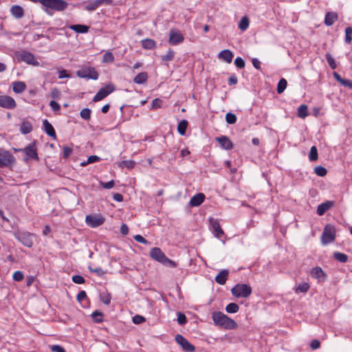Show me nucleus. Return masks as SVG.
Segmentation results:
<instances>
[{
    "mask_svg": "<svg viewBox=\"0 0 352 352\" xmlns=\"http://www.w3.org/2000/svg\"><path fill=\"white\" fill-rule=\"evenodd\" d=\"M112 0H94L87 3L85 9L88 11H94L102 4L111 5Z\"/></svg>",
    "mask_w": 352,
    "mask_h": 352,
    "instance_id": "nucleus-17",
    "label": "nucleus"
},
{
    "mask_svg": "<svg viewBox=\"0 0 352 352\" xmlns=\"http://www.w3.org/2000/svg\"><path fill=\"white\" fill-rule=\"evenodd\" d=\"M142 47L145 50H153L156 47V42L151 38H145L142 41Z\"/></svg>",
    "mask_w": 352,
    "mask_h": 352,
    "instance_id": "nucleus-30",
    "label": "nucleus"
},
{
    "mask_svg": "<svg viewBox=\"0 0 352 352\" xmlns=\"http://www.w3.org/2000/svg\"><path fill=\"white\" fill-rule=\"evenodd\" d=\"M219 59L223 60L228 63H230L234 57L233 53L230 50H223L218 55Z\"/></svg>",
    "mask_w": 352,
    "mask_h": 352,
    "instance_id": "nucleus-23",
    "label": "nucleus"
},
{
    "mask_svg": "<svg viewBox=\"0 0 352 352\" xmlns=\"http://www.w3.org/2000/svg\"><path fill=\"white\" fill-rule=\"evenodd\" d=\"M237 82H238V79H237V77L234 74H232L228 78V85H236Z\"/></svg>",
    "mask_w": 352,
    "mask_h": 352,
    "instance_id": "nucleus-64",
    "label": "nucleus"
},
{
    "mask_svg": "<svg viewBox=\"0 0 352 352\" xmlns=\"http://www.w3.org/2000/svg\"><path fill=\"white\" fill-rule=\"evenodd\" d=\"M150 256L155 261L161 263L164 265L176 267L177 263L169 259L159 248H153L149 252Z\"/></svg>",
    "mask_w": 352,
    "mask_h": 352,
    "instance_id": "nucleus-2",
    "label": "nucleus"
},
{
    "mask_svg": "<svg viewBox=\"0 0 352 352\" xmlns=\"http://www.w3.org/2000/svg\"><path fill=\"white\" fill-rule=\"evenodd\" d=\"M23 153L25 154V160L28 161L30 159L38 160L36 148L34 143L30 144L23 150Z\"/></svg>",
    "mask_w": 352,
    "mask_h": 352,
    "instance_id": "nucleus-13",
    "label": "nucleus"
},
{
    "mask_svg": "<svg viewBox=\"0 0 352 352\" xmlns=\"http://www.w3.org/2000/svg\"><path fill=\"white\" fill-rule=\"evenodd\" d=\"M210 226L215 237L221 239L224 236V232L221 228L219 222L217 219H210Z\"/></svg>",
    "mask_w": 352,
    "mask_h": 352,
    "instance_id": "nucleus-12",
    "label": "nucleus"
},
{
    "mask_svg": "<svg viewBox=\"0 0 352 352\" xmlns=\"http://www.w3.org/2000/svg\"><path fill=\"white\" fill-rule=\"evenodd\" d=\"M51 350L53 352H65L63 347L60 345H52L51 346Z\"/></svg>",
    "mask_w": 352,
    "mask_h": 352,
    "instance_id": "nucleus-63",
    "label": "nucleus"
},
{
    "mask_svg": "<svg viewBox=\"0 0 352 352\" xmlns=\"http://www.w3.org/2000/svg\"><path fill=\"white\" fill-rule=\"evenodd\" d=\"M115 87L112 84H108L105 87H102L99 89V91L96 93V94L93 98V101L96 102L102 100L110 94L115 91Z\"/></svg>",
    "mask_w": 352,
    "mask_h": 352,
    "instance_id": "nucleus-8",
    "label": "nucleus"
},
{
    "mask_svg": "<svg viewBox=\"0 0 352 352\" xmlns=\"http://www.w3.org/2000/svg\"><path fill=\"white\" fill-rule=\"evenodd\" d=\"M114 59V56L111 52H106L103 55L102 62L105 63H113Z\"/></svg>",
    "mask_w": 352,
    "mask_h": 352,
    "instance_id": "nucleus-43",
    "label": "nucleus"
},
{
    "mask_svg": "<svg viewBox=\"0 0 352 352\" xmlns=\"http://www.w3.org/2000/svg\"><path fill=\"white\" fill-rule=\"evenodd\" d=\"M310 288V285L308 283L302 282L300 283L298 286H296L294 289V292L296 294L299 293H307Z\"/></svg>",
    "mask_w": 352,
    "mask_h": 352,
    "instance_id": "nucleus-32",
    "label": "nucleus"
},
{
    "mask_svg": "<svg viewBox=\"0 0 352 352\" xmlns=\"http://www.w3.org/2000/svg\"><path fill=\"white\" fill-rule=\"evenodd\" d=\"M91 110L89 108H84L80 112V117L85 120H89L91 118Z\"/></svg>",
    "mask_w": 352,
    "mask_h": 352,
    "instance_id": "nucleus-42",
    "label": "nucleus"
},
{
    "mask_svg": "<svg viewBox=\"0 0 352 352\" xmlns=\"http://www.w3.org/2000/svg\"><path fill=\"white\" fill-rule=\"evenodd\" d=\"M228 271L227 270H221L215 277V281L219 285H224L227 280L228 276Z\"/></svg>",
    "mask_w": 352,
    "mask_h": 352,
    "instance_id": "nucleus-28",
    "label": "nucleus"
},
{
    "mask_svg": "<svg viewBox=\"0 0 352 352\" xmlns=\"http://www.w3.org/2000/svg\"><path fill=\"white\" fill-rule=\"evenodd\" d=\"M43 129L51 138L56 139V131L47 119L43 120Z\"/></svg>",
    "mask_w": 352,
    "mask_h": 352,
    "instance_id": "nucleus-20",
    "label": "nucleus"
},
{
    "mask_svg": "<svg viewBox=\"0 0 352 352\" xmlns=\"http://www.w3.org/2000/svg\"><path fill=\"white\" fill-rule=\"evenodd\" d=\"M89 269L91 272L96 274L99 276H102L106 274V272L101 267L91 268V267H89Z\"/></svg>",
    "mask_w": 352,
    "mask_h": 352,
    "instance_id": "nucleus-52",
    "label": "nucleus"
},
{
    "mask_svg": "<svg viewBox=\"0 0 352 352\" xmlns=\"http://www.w3.org/2000/svg\"><path fill=\"white\" fill-rule=\"evenodd\" d=\"M77 300L79 302H82L83 300L87 298V294L85 291H80L77 295Z\"/></svg>",
    "mask_w": 352,
    "mask_h": 352,
    "instance_id": "nucleus-62",
    "label": "nucleus"
},
{
    "mask_svg": "<svg viewBox=\"0 0 352 352\" xmlns=\"http://www.w3.org/2000/svg\"><path fill=\"white\" fill-rule=\"evenodd\" d=\"M72 281L76 284H83L85 282V278L81 275H74L72 278Z\"/></svg>",
    "mask_w": 352,
    "mask_h": 352,
    "instance_id": "nucleus-51",
    "label": "nucleus"
},
{
    "mask_svg": "<svg viewBox=\"0 0 352 352\" xmlns=\"http://www.w3.org/2000/svg\"><path fill=\"white\" fill-rule=\"evenodd\" d=\"M334 203L332 201H327L318 205L317 208V214L320 216L323 215L327 210H329Z\"/></svg>",
    "mask_w": 352,
    "mask_h": 352,
    "instance_id": "nucleus-22",
    "label": "nucleus"
},
{
    "mask_svg": "<svg viewBox=\"0 0 352 352\" xmlns=\"http://www.w3.org/2000/svg\"><path fill=\"white\" fill-rule=\"evenodd\" d=\"M114 181L113 180H111L108 182H101L100 183V185L101 186H102V188H105V189H111L112 188L113 186H114Z\"/></svg>",
    "mask_w": 352,
    "mask_h": 352,
    "instance_id": "nucleus-58",
    "label": "nucleus"
},
{
    "mask_svg": "<svg viewBox=\"0 0 352 352\" xmlns=\"http://www.w3.org/2000/svg\"><path fill=\"white\" fill-rule=\"evenodd\" d=\"M188 126V121L186 120H183L178 123L177 125V131L182 135H184L186 134V129Z\"/></svg>",
    "mask_w": 352,
    "mask_h": 352,
    "instance_id": "nucleus-34",
    "label": "nucleus"
},
{
    "mask_svg": "<svg viewBox=\"0 0 352 352\" xmlns=\"http://www.w3.org/2000/svg\"><path fill=\"white\" fill-rule=\"evenodd\" d=\"M44 6L56 11H63L67 7V3L63 0H45Z\"/></svg>",
    "mask_w": 352,
    "mask_h": 352,
    "instance_id": "nucleus-9",
    "label": "nucleus"
},
{
    "mask_svg": "<svg viewBox=\"0 0 352 352\" xmlns=\"http://www.w3.org/2000/svg\"><path fill=\"white\" fill-rule=\"evenodd\" d=\"M204 194L199 192L192 197V198L190 200L189 204L192 207H197L204 201Z\"/></svg>",
    "mask_w": 352,
    "mask_h": 352,
    "instance_id": "nucleus-21",
    "label": "nucleus"
},
{
    "mask_svg": "<svg viewBox=\"0 0 352 352\" xmlns=\"http://www.w3.org/2000/svg\"><path fill=\"white\" fill-rule=\"evenodd\" d=\"M104 220L101 214H89L85 218L87 225L91 228H97L102 226Z\"/></svg>",
    "mask_w": 352,
    "mask_h": 352,
    "instance_id": "nucleus-10",
    "label": "nucleus"
},
{
    "mask_svg": "<svg viewBox=\"0 0 352 352\" xmlns=\"http://www.w3.org/2000/svg\"><path fill=\"white\" fill-rule=\"evenodd\" d=\"M234 64L236 67L239 69L244 68L245 65L244 60L241 57L236 58V59L234 60Z\"/></svg>",
    "mask_w": 352,
    "mask_h": 352,
    "instance_id": "nucleus-50",
    "label": "nucleus"
},
{
    "mask_svg": "<svg viewBox=\"0 0 352 352\" xmlns=\"http://www.w3.org/2000/svg\"><path fill=\"white\" fill-rule=\"evenodd\" d=\"M10 12L12 16H14L16 19H21L24 15V10L20 6H13L10 9Z\"/></svg>",
    "mask_w": 352,
    "mask_h": 352,
    "instance_id": "nucleus-27",
    "label": "nucleus"
},
{
    "mask_svg": "<svg viewBox=\"0 0 352 352\" xmlns=\"http://www.w3.org/2000/svg\"><path fill=\"white\" fill-rule=\"evenodd\" d=\"M16 56L19 62H24L33 66L39 65V62L36 59L34 55L30 52L21 51L16 52Z\"/></svg>",
    "mask_w": 352,
    "mask_h": 352,
    "instance_id": "nucleus-4",
    "label": "nucleus"
},
{
    "mask_svg": "<svg viewBox=\"0 0 352 352\" xmlns=\"http://www.w3.org/2000/svg\"><path fill=\"white\" fill-rule=\"evenodd\" d=\"M298 116L301 118H305L308 116V108L306 104H301L298 108Z\"/></svg>",
    "mask_w": 352,
    "mask_h": 352,
    "instance_id": "nucleus-37",
    "label": "nucleus"
},
{
    "mask_svg": "<svg viewBox=\"0 0 352 352\" xmlns=\"http://www.w3.org/2000/svg\"><path fill=\"white\" fill-rule=\"evenodd\" d=\"M352 41V28L347 27L345 28V42L347 44L351 43Z\"/></svg>",
    "mask_w": 352,
    "mask_h": 352,
    "instance_id": "nucleus-46",
    "label": "nucleus"
},
{
    "mask_svg": "<svg viewBox=\"0 0 352 352\" xmlns=\"http://www.w3.org/2000/svg\"><path fill=\"white\" fill-rule=\"evenodd\" d=\"M50 106L54 111H58L60 109L59 104L54 100L50 101Z\"/></svg>",
    "mask_w": 352,
    "mask_h": 352,
    "instance_id": "nucleus-59",
    "label": "nucleus"
},
{
    "mask_svg": "<svg viewBox=\"0 0 352 352\" xmlns=\"http://www.w3.org/2000/svg\"><path fill=\"white\" fill-rule=\"evenodd\" d=\"M145 320H146L145 318L142 316H140V315H135L133 318V323H135L136 324H141L143 322H144Z\"/></svg>",
    "mask_w": 352,
    "mask_h": 352,
    "instance_id": "nucleus-56",
    "label": "nucleus"
},
{
    "mask_svg": "<svg viewBox=\"0 0 352 352\" xmlns=\"http://www.w3.org/2000/svg\"><path fill=\"white\" fill-rule=\"evenodd\" d=\"M13 91L16 94H21L26 89V85L22 81H15L12 83Z\"/></svg>",
    "mask_w": 352,
    "mask_h": 352,
    "instance_id": "nucleus-29",
    "label": "nucleus"
},
{
    "mask_svg": "<svg viewBox=\"0 0 352 352\" xmlns=\"http://www.w3.org/2000/svg\"><path fill=\"white\" fill-rule=\"evenodd\" d=\"M32 131V125L28 121H23L20 126V131L23 134H28Z\"/></svg>",
    "mask_w": 352,
    "mask_h": 352,
    "instance_id": "nucleus-31",
    "label": "nucleus"
},
{
    "mask_svg": "<svg viewBox=\"0 0 352 352\" xmlns=\"http://www.w3.org/2000/svg\"><path fill=\"white\" fill-rule=\"evenodd\" d=\"M239 310V307L236 303L231 302L226 307V312L229 314H235Z\"/></svg>",
    "mask_w": 352,
    "mask_h": 352,
    "instance_id": "nucleus-38",
    "label": "nucleus"
},
{
    "mask_svg": "<svg viewBox=\"0 0 352 352\" xmlns=\"http://www.w3.org/2000/svg\"><path fill=\"white\" fill-rule=\"evenodd\" d=\"M63 157L65 158H67L69 156H70L73 151L72 148L68 146H64L63 147Z\"/></svg>",
    "mask_w": 352,
    "mask_h": 352,
    "instance_id": "nucleus-54",
    "label": "nucleus"
},
{
    "mask_svg": "<svg viewBox=\"0 0 352 352\" xmlns=\"http://www.w3.org/2000/svg\"><path fill=\"white\" fill-rule=\"evenodd\" d=\"M102 314L100 311H95L92 313V317L96 322H100L102 321Z\"/></svg>",
    "mask_w": 352,
    "mask_h": 352,
    "instance_id": "nucleus-49",
    "label": "nucleus"
},
{
    "mask_svg": "<svg viewBox=\"0 0 352 352\" xmlns=\"http://www.w3.org/2000/svg\"><path fill=\"white\" fill-rule=\"evenodd\" d=\"M287 80L285 78H281L278 82L277 89H276L277 93L282 94L285 90V89L287 87Z\"/></svg>",
    "mask_w": 352,
    "mask_h": 352,
    "instance_id": "nucleus-39",
    "label": "nucleus"
},
{
    "mask_svg": "<svg viewBox=\"0 0 352 352\" xmlns=\"http://www.w3.org/2000/svg\"><path fill=\"white\" fill-rule=\"evenodd\" d=\"M134 239L138 243H142V244H147L148 241L145 239L140 234H136L134 236Z\"/></svg>",
    "mask_w": 352,
    "mask_h": 352,
    "instance_id": "nucleus-60",
    "label": "nucleus"
},
{
    "mask_svg": "<svg viewBox=\"0 0 352 352\" xmlns=\"http://www.w3.org/2000/svg\"><path fill=\"white\" fill-rule=\"evenodd\" d=\"M162 101L159 98H155L152 101L151 109H157L161 107Z\"/></svg>",
    "mask_w": 352,
    "mask_h": 352,
    "instance_id": "nucleus-57",
    "label": "nucleus"
},
{
    "mask_svg": "<svg viewBox=\"0 0 352 352\" xmlns=\"http://www.w3.org/2000/svg\"><path fill=\"white\" fill-rule=\"evenodd\" d=\"M249 23L250 21L248 18L247 16H243L239 23V28L242 31H245L248 28Z\"/></svg>",
    "mask_w": 352,
    "mask_h": 352,
    "instance_id": "nucleus-40",
    "label": "nucleus"
},
{
    "mask_svg": "<svg viewBox=\"0 0 352 352\" xmlns=\"http://www.w3.org/2000/svg\"><path fill=\"white\" fill-rule=\"evenodd\" d=\"M309 159L310 161H316L318 159V151L315 146L311 147Z\"/></svg>",
    "mask_w": 352,
    "mask_h": 352,
    "instance_id": "nucleus-45",
    "label": "nucleus"
},
{
    "mask_svg": "<svg viewBox=\"0 0 352 352\" xmlns=\"http://www.w3.org/2000/svg\"><path fill=\"white\" fill-rule=\"evenodd\" d=\"M100 160V157L97 155H91L87 160V163H94L99 162Z\"/></svg>",
    "mask_w": 352,
    "mask_h": 352,
    "instance_id": "nucleus-61",
    "label": "nucleus"
},
{
    "mask_svg": "<svg viewBox=\"0 0 352 352\" xmlns=\"http://www.w3.org/2000/svg\"><path fill=\"white\" fill-rule=\"evenodd\" d=\"M314 172L317 175L320 177H324L327 173V169L321 166H316L314 168Z\"/></svg>",
    "mask_w": 352,
    "mask_h": 352,
    "instance_id": "nucleus-47",
    "label": "nucleus"
},
{
    "mask_svg": "<svg viewBox=\"0 0 352 352\" xmlns=\"http://www.w3.org/2000/svg\"><path fill=\"white\" fill-rule=\"evenodd\" d=\"M338 16L336 12H329L326 14L324 23L327 26L332 25L338 20Z\"/></svg>",
    "mask_w": 352,
    "mask_h": 352,
    "instance_id": "nucleus-24",
    "label": "nucleus"
},
{
    "mask_svg": "<svg viewBox=\"0 0 352 352\" xmlns=\"http://www.w3.org/2000/svg\"><path fill=\"white\" fill-rule=\"evenodd\" d=\"M16 104L14 98L8 96H0V107L7 109H12L15 108Z\"/></svg>",
    "mask_w": 352,
    "mask_h": 352,
    "instance_id": "nucleus-14",
    "label": "nucleus"
},
{
    "mask_svg": "<svg viewBox=\"0 0 352 352\" xmlns=\"http://www.w3.org/2000/svg\"><path fill=\"white\" fill-rule=\"evenodd\" d=\"M175 57V52L172 49H169L167 54L162 56L161 58L164 62L173 60Z\"/></svg>",
    "mask_w": 352,
    "mask_h": 352,
    "instance_id": "nucleus-41",
    "label": "nucleus"
},
{
    "mask_svg": "<svg viewBox=\"0 0 352 352\" xmlns=\"http://www.w3.org/2000/svg\"><path fill=\"white\" fill-rule=\"evenodd\" d=\"M12 278H13L14 280L19 282V281H21L23 279L24 276H23V274L21 271H16L13 274Z\"/></svg>",
    "mask_w": 352,
    "mask_h": 352,
    "instance_id": "nucleus-53",
    "label": "nucleus"
},
{
    "mask_svg": "<svg viewBox=\"0 0 352 352\" xmlns=\"http://www.w3.org/2000/svg\"><path fill=\"white\" fill-rule=\"evenodd\" d=\"M175 339L176 342L186 352H194L195 351V347L192 344H190L182 335H176Z\"/></svg>",
    "mask_w": 352,
    "mask_h": 352,
    "instance_id": "nucleus-11",
    "label": "nucleus"
},
{
    "mask_svg": "<svg viewBox=\"0 0 352 352\" xmlns=\"http://www.w3.org/2000/svg\"><path fill=\"white\" fill-rule=\"evenodd\" d=\"M333 257L336 260H337L342 263H345L348 261V256L346 254L340 252H334Z\"/></svg>",
    "mask_w": 352,
    "mask_h": 352,
    "instance_id": "nucleus-36",
    "label": "nucleus"
},
{
    "mask_svg": "<svg viewBox=\"0 0 352 352\" xmlns=\"http://www.w3.org/2000/svg\"><path fill=\"white\" fill-rule=\"evenodd\" d=\"M76 75L82 78L97 80L98 78V73L93 67H87L76 72Z\"/></svg>",
    "mask_w": 352,
    "mask_h": 352,
    "instance_id": "nucleus-7",
    "label": "nucleus"
},
{
    "mask_svg": "<svg viewBox=\"0 0 352 352\" xmlns=\"http://www.w3.org/2000/svg\"><path fill=\"white\" fill-rule=\"evenodd\" d=\"M231 293L236 298H247L252 294V288L247 284H236L232 288Z\"/></svg>",
    "mask_w": 352,
    "mask_h": 352,
    "instance_id": "nucleus-3",
    "label": "nucleus"
},
{
    "mask_svg": "<svg viewBox=\"0 0 352 352\" xmlns=\"http://www.w3.org/2000/svg\"><path fill=\"white\" fill-rule=\"evenodd\" d=\"M226 120L228 124H234L236 122V116L234 113H228L226 115Z\"/></svg>",
    "mask_w": 352,
    "mask_h": 352,
    "instance_id": "nucleus-48",
    "label": "nucleus"
},
{
    "mask_svg": "<svg viewBox=\"0 0 352 352\" xmlns=\"http://www.w3.org/2000/svg\"><path fill=\"white\" fill-rule=\"evenodd\" d=\"M336 238V230L334 226L332 225L328 224L327 225L323 230L322 234V243L323 245H327L330 243H332Z\"/></svg>",
    "mask_w": 352,
    "mask_h": 352,
    "instance_id": "nucleus-5",
    "label": "nucleus"
},
{
    "mask_svg": "<svg viewBox=\"0 0 352 352\" xmlns=\"http://www.w3.org/2000/svg\"><path fill=\"white\" fill-rule=\"evenodd\" d=\"M69 28L76 33L80 34L87 33L89 30V27L88 25L82 24L71 25L69 26Z\"/></svg>",
    "mask_w": 352,
    "mask_h": 352,
    "instance_id": "nucleus-25",
    "label": "nucleus"
},
{
    "mask_svg": "<svg viewBox=\"0 0 352 352\" xmlns=\"http://www.w3.org/2000/svg\"><path fill=\"white\" fill-rule=\"evenodd\" d=\"M310 275L318 282H324L327 279V274L320 267H315L311 270Z\"/></svg>",
    "mask_w": 352,
    "mask_h": 352,
    "instance_id": "nucleus-18",
    "label": "nucleus"
},
{
    "mask_svg": "<svg viewBox=\"0 0 352 352\" xmlns=\"http://www.w3.org/2000/svg\"><path fill=\"white\" fill-rule=\"evenodd\" d=\"M333 76L335 78V79L338 82H339L342 85L349 89H352V80L342 78L341 76L336 72H333Z\"/></svg>",
    "mask_w": 352,
    "mask_h": 352,
    "instance_id": "nucleus-26",
    "label": "nucleus"
},
{
    "mask_svg": "<svg viewBox=\"0 0 352 352\" xmlns=\"http://www.w3.org/2000/svg\"><path fill=\"white\" fill-rule=\"evenodd\" d=\"M215 140L219 143L221 148L225 150L229 151L234 147L233 143L227 136L222 135L220 137H217L215 138Z\"/></svg>",
    "mask_w": 352,
    "mask_h": 352,
    "instance_id": "nucleus-19",
    "label": "nucleus"
},
{
    "mask_svg": "<svg viewBox=\"0 0 352 352\" xmlns=\"http://www.w3.org/2000/svg\"><path fill=\"white\" fill-rule=\"evenodd\" d=\"M184 36L179 30H171L169 34V40L168 42L171 45H177L181 43L184 41Z\"/></svg>",
    "mask_w": 352,
    "mask_h": 352,
    "instance_id": "nucleus-16",
    "label": "nucleus"
},
{
    "mask_svg": "<svg viewBox=\"0 0 352 352\" xmlns=\"http://www.w3.org/2000/svg\"><path fill=\"white\" fill-rule=\"evenodd\" d=\"M16 239L28 248L33 245L32 234L29 232H19Z\"/></svg>",
    "mask_w": 352,
    "mask_h": 352,
    "instance_id": "nucleus-15",
    "label": "nucleus"
},
{
    "mask_svg": "<svg viewBox=\"0 0 352 352\" xmlns=\"http://www.w3.org/2000/svg\"><path fill=\"white\" fill-rule=\"evenodd\" d=\"M177 322L179 324H185L187 322L186 316L180 312H178L177 313Z\"/></svg>",
    "mask_w": 352,
    "mask_h": 352,
    "instance_id": "nucleus-55",
    "label": "nucleus"
},
{
    "mask_svg": "<svg viewBox=\"0 0 352 352\" xmlns=\"http://www.w3.org/2000/svg\"><path fill=\"white\" fill-rule=\"evenodd\" d=\"M100 300L104 304L109 305L111 303V294L107 292H104L100 294Z\"/></svg>",
    "mask_w": 352,
    "mask_h": 352,
    "instance_id": "nucleus-35",
    "label": "nucleus"
},
{
    "mask_svg": "<svg viewBox=\"0 0 352 352\" xmlns=\"http://www.w3.org/2000/svg\"><path fill=\"white\" fill-rule=\"evenodd\" d=\"M212 320L216 326L225 329H235L237 328V323L221 311H215L212 316Z\"/></svg>",
    "mask_w": 352,
    "mask_h": 352,
    "instance_id": "nucleus-1",
    "label": "nucleus"
},
{
    "mask_svg": "<svg viewBox=\"0 0 352 352\" xmlns=\"http://www.w3.org/2000/svg\"><path fill=\"white\" fill-rule=\"evenodd\" d=\"M14 162L15 159L10 151L0 148V168L11 166Z\"/></svg>",
    "mask_w": 352,
    "mask_h": 352,
    "instance_id": "nucleus-6",
    "label": "nucleus"
},
{
    "mask_svg": "<svg viewBox=\"0 0 352 352\" xmlns=\"http://www.w3.org/2000/svg\"><path fill=\"white\" fill-rule=\"evenodd\" d=\"M325 56L329 67L332 69H335L337 67V64L332 56L329 53H327Z\"/></svg>",
    "mask_w": 352,
    "mask_h": 352,
    "instance_id": "nucleus-44",
    "label": "nucleus"
},
{
    "mask_svg": "<svg viewBox=\"0 0 352 352\" xmlns=\"http://www.w3.org/2000/svg\"><path fill=\"white\" fill-rule=\"evenodd\" d=\"M148 75L146 72L139 73L133 79V82L136 84L141 85L146 82Z\"/></svg>",
    "mask_w": 352,
    "mask_h": 352,
    "instance_id": "nucleus-33",
    "label": "nucleus"
}]
</instances>
